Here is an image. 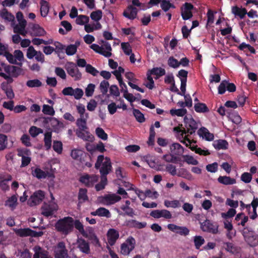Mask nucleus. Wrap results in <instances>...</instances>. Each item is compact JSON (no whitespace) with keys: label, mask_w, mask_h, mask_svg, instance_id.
Returning a JSON list of instances; mask_svg holds the SVG:
<instances>
[{"label":"nucleus","mask_w":258,"mask_h":258,"mask_svg":"<svg viewBox=\"0 0 258 258\" xmlns=\"http://www.w3.org/2000/svg\"><path fill=\"white\" fill-rule=\"evenodd\" d=\"M232 12L235 16H239L242 19L247 14V11L245 8H239L237 6H234L232 8Z\"/></svg>","instance_id":"nucleus-28"},{"label":"nucleus","mask_w":258,"mask_h":258,"mask_svg":"<svg viewBox=\"0 0 258 258\" xmlns=\"http://www.w3.org/2000/svg\"><path fill=\"white\" fill-rule=\"evenodd\" d=\"M201 229L204 232H208L213 234H216L218 233L219 225L216 222H213L210 220H206L201 223Z\"/></svg>","instance_id":"nucleus-5"},{"label":"nucleus","mask_w":258,"mask_h":258,"mask_svg":"<svg viewBox=\"0 0 258 258\" xmlns=\"http://www.w3.org/2000/svg\"><path fill=\"white\" fill-rule=\"evenodd\" d=\"M53 45L55 47L54 50V52L57 54L58 56L60 57V53H63L66 46L58 41H55Z\"/></svg>","instance_id":"nucleus-39"},{"label":"nucleus","mask_w":258,"mask_h":258,"mask_svg":"<svg viewBox=\"0 0 258 258\" xmlns=\"http://www.w3.org/2000/svg\"><path fill=\"white\" fill-rule=\"evenodd\" d=\"M40 13L42 17H45L49 12V3L44 0H41L40 2Z\"/></svg>","instance_id":"nucleus-32"},{"label":"nucleus","mask_w":258,"mask_h":258,"mask_svg":"<svg viewBox=\"0 0 258 258\" xmlns=\"http://www.w3.org/2000/svg\"><path fill=\"white\" fill-rule=\"evenodd\" d=\"M95 132L97 136L102 140L105 141L107 139L108 135L102 128L97 127Z\"/></svg>","instance_id":"nucleus-54"},{"label":"nucleus","mask_w":258,"mask_h":258,"mask_svg":"<svg viewBox=\"0 0 258 258\" xmlns=\"http://www.w3.org/2000/svg\"><path fill=\"white\" fill-rule=\"evenodd\" d=\"M196 248L199 249L201 246L204 244L205 240L201 236H195L194 239Z\"/></svg>","instance_id":"nucleus-45"},{"label":"nucleus","mask_w":258,"mask_h":258,"mask_svg":"<svg viewBox=\"0 0 258 258\" xmlns=\"http://www.w3.org/2000/svg\"><path fill=\"white\" fill-rule=\"evenodd\" d=\"M107 184V178L101 177L100 181L95 185V189L96 191H100L104 189L105 186Z\"/></svg>","instance_id":"nucleus-47"},{"label":"nucleus","mask_w":258,"mask_h":258,"mask_svg":"<svg viewBox=\"0 0 258 258\" xmlns=\"http://www.w3.org/2000/svg\"><path fill=\"white\" fill-rule=\"evenodd\" d=\"M195 110L197 112L205 113L209 111L208 107L205 103H198L195 105Z\"/></svg>","instance_id":"nucleus-37"},{"label":"nucleus","mask_w":258,"mask_h":258,"mask_svg":"<svg viewBox=\"0 0 258 258\" xmlns=\"http://www.w3.org/2000/svg\"><path fill=\"white\" fill-rule=\"evenodd\" d=\"M42 112L45 114L51 116L53 115L55 113L53 108L52 106L46 104L43 105Z\"/></svg>","instance_id":"nucleus-56"},{"label":"nucleus","mask_w":258,"mask_h":258,"mask_svg":"<svg viewBox=\"0 0 258 258\" xmlns=\"http://www.w3.org/2000/svg\"><path fill=\"white\" fill-rule=\"evenodd\" d=\"M121 200V197L116 194H108L99 198L100 202L104 205H110Z\"/></svg>","instance_id":"nucleus-9"},{"label":"nucleus","mask_w":258,"mask_h":258,"mask_svg":"<svg viewBox=\"0 0 258 258\" xmlns=\"http://www.w3.org/2000/svg\"><path fill=\"white\" fill-rule=\"evenodd\" d=\"M89 21V18L88 16L81 15L78 16L76 20V22L78 25H83L86 23H88Z\"/></svg>","instance_id":"nucleus-52"},{"label":"nucleus","mask_w":258,"mask_h":258,"mask_svg":"<svg viewBox=\"0 0 258 258\" xmlns=\"http://www.w3.org/2000/svg\"><path fill=\"white\" fill-rule=\"evenodd\" d=\"M102 12L100 10L92 12L90 15L91 19L96 22L99 21L102 18Z\"/></svg>","instance_id":"nucleus-49"},{"label":"nucleus","mask_w":258,"mask_h":258,"mask_svg":"<svg viewBox=\"0 0 258 258\" xmlns=\"http://www.w3.org/2000/svg\"><path fill=\"white\" fill-rule=\"evenodd\" d=\"M136 240L132 237H128L120 245V252L123 255H128L135 248Z\"/></svg>","instance_id":"nucleus-4"},{"label":"nucleus","mask_w":258,"mask_h":258,"mask_svg":"<svg viewBox=\"0 0 258 258\" xmlns=\"http://www.w3.org/2000/svg\"><path fill=\"white\" fill-rule=\"evenodd\" d=\"M75 227L83 236H85L86 232L85 231L84 226L79 220H74V227Z\"/></svg>","instance_id":"nucleus-46"},{"label":"nucleus","mask_w":258,"mask_h":258,"mask_svg":"<svg viewBox=\"0 0 258 258\" xmlns=\"http://www.w3.org/2000/svg\"><path fill=\"white\" fill-rule=\"evenodd\" d=\"M168 64L173 68H176L180 66V62L173 56H171L168 60Z\"/></svg>","instance_id":"nucleus-64"},{"label":"nucleus","mask_w":258,"mask_h":258,"mask_svg":"<svg viewBox=\"0 0 258 258\" xmlns=\"http://www.w3.org/2000/svg\"><path fill=\"white\" fill-rule=\"evenodd\" d=\"M53 149L56 153L60 154L62 151V143L60 141H54Z\"/></svg>","instance_id":"nucleus-60"},{"label":"nucleus","mask_w":258,"mask_h":258,"mask_svg":"<svg viewBox=\"0 0 258 258\" xmlns=\"http://www.w3.org/2000/svg\"><path fill=\"white\" fill-rule=\"evenodd\" d=\"M138 14V9L132 5L128 6L123 12V16L130 20L136 18Z\"/></svg>","instance_id":"nucleus-18"},{"label":"nucleus","mask_w":258,"mask_h":258,"mask_svg":"<svg viewBox=\"0 0 258 258\" xmlns=\"http://www.w3.org/2000/svg\"><path fill=\"white\" fill-rule=\"evenodd\" d=\"M45 193L41 190H38L33 193L29 200V203L31 206L39 204L44 199Z\"/></svg>","instance_id":"nucleus-10"},{"label":"nucleus","mask_w":258,"mask_h":258,"mask_svg":"<svg viewBox=\"0 0 258 258\" xmlns=\"http://www.w3.org/2000/svg\"><path fill=\"white\" fill-rule=\"evenodd\" d=\"M87 190L86 188H80L78 194V200L80 203H84L88 200L87 195Z\"/></svg>","instance_id":"nucleus-36"},{"label":"nucleus","mask_w":258,"mask_h":258,"mask_svg":"<svg viewBox=\"0 0 258 258\" xmlns=\"http://www.w3.org/2000/svg\"><path fill=\"white\" fill-rule=\"evenodd\" d=\"M218 181L224 185H232L236 183V179L227 176H220L218 178Z\"/></svg>","instance_id":"nucleus-27"},{"label":"nucleus","mask_w":258,"mask_h":258,"mask_svg":"<svg viewBox=\"0 0 258 258\" xmlns=\"http://www.w3.org/2000/svg\"><path fill=\"white\" fill-rule=\"evenodd\" d=\"M26 85L30 88L39 87L42 86V83L38 79L30 80L26 82Z\"/></svg>","instance_id":"nucleus-51"},{"label":"nucleus","mask_w":258,"mask_h":258,"mask_svg":"<svg viewBox=\"0 0 258 258\" xmlns=\"http://www.w3.org/2000/svg\"><path fill=\"white\" fill-rule=\"evenodd\" d=\"M91 214L92 216H98L100 217H105L106 218H110L111 214L109 211L103 207H100L95 211L92 212Z\"/></svg>","instance_id":"nucleus-23"},{"label":"nucleus","mask_w":258,"mask_h":258,"mask_svg":"<svg viewBox=\"0 0 258 258\" xmlns=\"http://www.w3.org/2000/svg\"><path fill=\"white\" fill-rule=\"evenodd\" d=\"M162 159L167 162L176 163L178 158L171 154H167L163 155Z\"/></svg>","instance_id":"nucleus-50"},{"label":"nucleus","mask_w":258,"mask_h":258,"mask_svg":"<svg viewBox=\"0 0 258 258\" xmlns=\"http://www.w3.org/2000/svg\"><path fill=\"white\" fill-rule=\"evenodd\" d=\"M121 46L124 53L126 55H129L131 54L132 50L128 43L122 42L121 44Z\"/></svg>","instance_id":"nucleus-62"},{"label":"nucleus","mask_w":258,"mask_h":258,"mask_svg":"<svg viewBox=\"0 0 258 258\" xmlns=\"http://www.w3.org/2000/svg\"><path fill=\"white\" fill-rule=\"evenodd\" d=\"M198 134L200 137H202L207 141H211L214 140V136L213 134L210 133L208 130L205 127H201L198 131Z\"/></svg>","instance_id":"nucleus-20"},{"label":"nucleus","mask_w":258,"mask_h":258,"mask_svg":"<svg viewBox=\"0 0 258 258\" xmlns=\"http://www.w3.org/2000/svg\"><path fill=\"white\" fill-rule=\"evenodd\" d=\"M109 86V84L107 81L103 80L100 83L99 88L103 95H105L107 93Z\"/></svg>","instance_id":"nucleus-55"},{"label":"nucleus","mask_w":258,"mask_h":258,"mask_svg":"<svg viewBox=\"0 0 258 258\" xmlns=\"http://www.w3.org/2000/svg\"><path fill=\"white\" fill-rule=\"evenodd\" d=\"M31 29L32 31V36L40 37L44 36L46 34L45 30L38 24H32Z\"/></svg>","instance_id":"nucleus-22"},{"label":"nucleus","mask_w":258,"mask_h":258,"mask_svg":"<svg viewBox=\"0 0 258 258\" xmlns=\"http://www.w3.org/2000/svg\"><path fill=\"white\" fill-rule=\"evenodd\" d=\"M167 228L171 231L181 236H186L189 233V230L185 226H179L174 224H169L167 225Z\"/></svg>","instance_id":"nucleus-13"},{"label":"nucleus","mask_w":258,"mask_h":258,"mask_svg":"<svg viewBox=\"0 0 258 258\" xmlns=\"http://www.w3.org/2000/svg\"><path fill=\"white\" fill-rule=\"evenodd\" d=\"M99 169L101 177L107 178V175L109 173L112 169V165L110 158L106 157L105 161Z\"/></svg>","instance_id":"nucleus-11"},{"label":"nucleus","mask_w":258,"mask_h":258,"mask_svg":"<svg viewBox=\"0 0 258 258\" xmlns=\"http://www.w3.org/2000/svg\"><path fill=\"white\" fill-rule=\"evenodd\" d=\"M187 147L192 151H194L196 154H199L200 155L207 156L210 154V153L208 150H205L201 148L198 147L197 145H191L190 144V145H188Z\"/></svg>","instance_id":"nucleus-29"},{"label":"nucleus","mask_w":258,"mask_h":258,"mask_svg":"<svg viewBox=\"0 0 258 258\" xmlns=\"http://www.w3.org/2000/svg\"><path fill=\"white\" fill-rule=\"evenodd\" d=\"M54 227L56 231L67 235L74 230V219L70 216L60 219L55 223Z\"/></svg>","instance_id":"nucleus-2"},{"label":"nucleus","mask_w":258,"mask_h":258,"mask_svg":"<svg viewBox=\"0 0 258 258\" xmlns=\"http://www.w3.org/2000/svg\"><path fill=\"white\" fill-rule=\"evenodd\" d=\"M52 133L50 132H47L44 134V147L46 150L50 149L51 147Z\"/></svg>","instance_id":"nucleus-31"},{"label":"nucleus","mask_w":258,"mask_h":258,"mask_svg":"<svg viewBox=\"0 0 258 258\" xmlns=\"http://www.w3.org/2000/svg\"><path fill=\"white\" fill-rule=\"evenodd\" d=\"M32 174L33 176L36 177L39 179L45 178L46 177L45 172L39 168H36L34 170L32 171Z\"/></svg>","instance_id":"nucleus-40"},{"label":"nucleus","mask_w":258,"mask_h":258,"mask_svg":"<svg viewBox=\"0 0 258 258\" xmlns=\"http://www.w3.org/2000/svg\"><path fill=\"white\" fill-rule=\"evenodd\" d=\"M170 151L173 154L179 155L184 152L183 147L179 143H173L170 147Z\"/></svg>","instance_id":"nucleus-26"},{"label":"nucleus","mask_w":258,"mask_h":258,"mask_svg":"<svg viewBox=\"0 0 258 258\" xmlns=\"http://www.w3.org/2000/svg\"><path fill=\"white\" fill-rule=\"evenodd\" d=\"M187 113V110L185 108L180 109H171L170 110V113L172 115H177L178 116H183Z\"/></svg>","instance_id":"nucleus-43"},{"label":"nucleus","mask_w":258,"mask_h":258,"mask_svg":"<svg viewBox=\"0 0 258 258\" xmlns=\"http://www.w3.org/2000/svg\"><path fill=\"white\" fill-rule=\"evenodd\" d=\"M78 247L84 253L89 254L90 248L89 243L82 238H78L77 240Z\"/></svg>","instance_id":"nucleus-19"},{"label":"nucleus","mask_w":258,"mask_h":258,"mask_svg":"<svg viewBox=\"0 0 258 258\" xmlns=\"http://www.w3.org/2000/svg\"><path fill=\"white\" fill-rule=\"evenodd\" d=\"M133 111V114L138 122L142 123L145 121L144 115L139 109L134 108Z\"/></svg>","instance_id":"nucleus-42"},{"label":"nucleus","mask_w":258,"mask_h":258,"mask_svg":"<svg viewBox=\"0 0 258 258\" xmlns=\"http://www.w3.org/2000/svg\"><path fill=\"white\" fill-rule=\"evenodd\" d=\"M77 125L79 127V130L85 131L87 128L86 120L83 117H80L77 120Z\"/></svg>","instance_id":"nucleus-48"},{"label":"nucleus","mask_w":258,"mask_h":258,"mask_svg":"<svg viewBox=\"0 0 258 258\" xmlns=\"http://www.w3.org/2000/svg\"><path fill=\"white\" fill-rule=\"evenodd\" d=\"M102 43L103 45L101 46L96 44H92L90 46V48L96 53L101 54L106 57L111 56L112 55L111 52L112 48L110 43L103 40L102 41Z\"/></svg>","instance_id":"nucleus-3"},{"label":"nucleus","mask_w":258,"mask_h":258,"mask_svg":"<svg viewBox=\"0 0 258 258\" xmlns=\"http://www.w3.org/2000/svg\"><path fill=\"white\" fill-rule=\"evenodd\" d=\"M71 156L73 159L78 160L82 163L85 161V158L89 157L90 158V156L87 153H85L81 150L76 149L72 150Z\"/></svg>","instance_id":"nucleus-16"},{"label":"nucleus","mask_w":258,"mask_h":258,"mask_svg":"<svg viewBox=\"0 0 258 258\" xmlns=\"http://www.w3.org/2000/svg\"><path fill=\"white\" fill-rule=\"evenodd\" d=\"M150 75H156L157 79L164 75L166 73L165 70L161 68H154L152 70H149L148 72Z\"/></svg>","instance_id":"nucleus-30"},{"label":"nucleus","mask_w":258,"mask_h":258,"mask_svg":"<svg viewBox=\"0 0 258 258\" xmlns=\"http://www.w3.org/2000/svg\"><path fill=\"white\" fill-rule=\"evenodd\" d=\"M126 225L130 228L142 229L147 226L146 222H140L136 220L131 219L126 221Z\"/></svg>","instance_id":"nucleus-21"},{"label":"nucleus","mask_w":258,"mask_h":258,"mask_svg":"<svg viewBox=\"0 0 258 258\" xmlns=\"http://www.w3.org/2000/svg\"><path fill=\"white\" fill-rule=\"evenodd\" d=\"M54 256L55 258H68V250L63 241H60L54 247Z\"/></svg>","instance_id":"nucleus-7"},{"label":"nucleus","mask_w":258,"mask_h":258,"mask_svg":"<svg viewBox=\"0 0 258 258\" xmlns=\"http://www.w3.org/2000/svg\"><path fill=\"white\" fill-rule=\"evenodd\" d=\"M1 16L3 19L9 22L13 21L15 19L14 15L9 12L6 8L3 9L1 11Z\"/></svg>","instance_id":"nucleus-33"},{"label":"nucleus","mask_w":258,"mask_h":258,"mask_svg":"<svg viewBox=\"0 0 258 258\" xmlns=\"http://www.w3.org/2000/svg\"><path fill=\"white\" fill-rule=\"evenodd\" d=\"M16 234L20 237H27L30 236L31 229L27 228H20L15 230Z\"/></svg>","instance_id":"nucleus-34"},{"label":"nucleus","mask_w":258,"mask_h":258,"mask_svg":"<svg viewBox=\"0 0 258 258\" xmlns=\"http://www.w3.org/2000/svg\"><path fill=\"white\" fill-rule=\"evenodd\" d=\"M64 68L68 74L75 80H79L82 78V74L77 67V65L73 62H67Z\"/></svg>","instance_id":"nucleus-6"},{"label":"nucleus","mask_w":258,"mask_h":258,"mask_svg":"<svg viewBox=\"0 0 258 258\" xmlns=\"http://www.w3.org/2000/svg\"><path fill=\"white\" fill-rule=\"evenodd\" d=\"M214 147L216 150H226L228 149V143L225 140H218L214 142L213 143Z\"/></svg>","instance_id":"nucleus-24"},{"label":"nucleus","mask_w":258,"mask_h":258,"mask_svg":"<svg viewBox=\"0 0 258 258\" xmlns=\"http://www.w3.org/2000/svg\"><path fill=\"white\" fill-rule=\"evenodd\" d=\"M33 258H52V257L50 255H49V253L47 250L42 249L40 247H39L38 249L35 251V253L33 255Z\"/></svg>","instance_id":"nucleus-25"},{"label":"nucleus","mask_w":258,"mask_h":258,"mask_svg":"<svg viewBox=\"0 0 258 258\" xmlns=\"http://www.w3.org/2000/svg\"><path fill=\"white\" fill-rule=\"evenodd\" d=\"M184 122L186 129L184 128L181 129L179 127H175L174 131L177 133H180L179 139L180 142L185 144L186 147H188V145H190V144H191L192 142L196 143V142L194 140H190L188 138V135H186V134L188 133L189 135H192L195 133L198 128V125L193 118H188L187 116L184 117Z\"/></svg>","instance_id":"nucleus-1"},{"label":"nucleus","mask_w":258,"mask_h":258,"mask_svg":"<svg viewBox=\"0 0 258 258\" xmlns=\"http://www.w3.org/2000/svg\"><path fill=\"white\" fill-rule=\"evenodd\" d=\"M17 204V198L16 195H13L9 198L6 201L5 205L12 209L16 208Z\"/></svg>","instance_id":"nucleus-38"},{"label":"nucleus","mask_w":258,"mask_h":258,"mask_svg":"<svg viewBox=\"0 0 258 258\" xmlns=\"http://www.w3.org/2000/svg\"><path fill=\"white\" fill-rule=\"evenodd\" d=\"M238 48L243 51H245V49H248L251 53L255 54V50L254 48L253 47L251 46L249 44H246L244 42H242L241 44H240Z\"/></svg>","instance_id":"nucleus-57"},{"label":"nucleus","mask_w":258,"mask_h":258,"mask_svg":"<svg viewBox=\"0 0 258 258\" xmlns=\"http://www.w3.org/2000/svg\"><path fill=\"white\" fill-rule=\"evenodd\" d=\"M165 206L167 208H177L181 207V204L179 200L168 201L165 200L164 202Z\"/></svg>","instance_id":"nucleus-35"},{"label":"nucleus","mask_w":258,"mask_h":258,"mask_svg":"<svg viewBox=\"0 0 258 258\" xmlns=\"http://www.w3.org/2000/svg\"><path fill=\"white\" fill-rule=\"evenodd\" d=\"M95 86L93 84H89L85 89V95L87 97H91L94 92Z\"/></svg>","instance_id":"nucleus-63"},{"label":"nucleus","mask_w":258,"mask_h":258,"mask_svg":"<svg viewBox=\"0 0 258 258\" xmlns=\"http://www.w3.org/2000/svg\"><path fill=\"white\" fill-rule=\"evenodd\" d=\"M64 50L68 55H73L77 52V46L76 45L70 44L65 47Z\"/></svg>","instance_id":"nucleus-53"},{"label":"nucleus","mask_w":258,"mask_h":258,"mask_svg":"<svg viewBox=\"0 0 258 258\" xmlns=\"http://www.w3.org/2000/svg\"><path fill=\"white\" fill-rule=\"evenodd\" d=\"M27 25V22L26 20H24L18 24L16 25L13 28L14 32L16 34H19L21 31H23L25 29Z\"/></svg>","instance_id":"nucleus-41"},{"label":"nucleus","mask_w":258,"mask_h":258,"mask_svg":"<svg viewBox=\"0 0 258 258\" xmlns=\"http://www.w3.org/2000/svg\"><path fill=\"white\" fill-rule=\"evenodd\" d=\"M58 209V206L55 202H50L49 204H44L41 208V214L45 217L51 216Z\"/></svg>","instance_id":"nucleus-8"},{"label":"nucleus","mask_w":258,"mask_h":258,"mask_svg":"<svg viewBox=\"0 0 258 258\" xmlns=\"http://www.w3.org/2000/svg\"><path fill=\"white\" fill-rule=\"evenodd\" d=\"M184 161L188 164H191L194 165H197L198 164L199 162L198 160L195 159L192 156L189 155L183 156Z\"/></svg>","instance_id":"nucleus-61"},{"label":"nucleus","mask_w":258,"mask_h":258,"mask_svg":"<svg viewBox=\"0 0 258 258\" xmlns=\"http://www.w3.org/2000/svg\"><path fill=\"white\" fill-rule=\"evenodd\" d=\"M150 216L156 219L164 218L166 219H170L172 218L171 212L165 209L152 211L150 213Z\"/></svg>","instance_id":"nucleus-14"},{"label":"nucleus","mask_w":258,"mask_h":258,"mask_svg":"<svg viewBox=\"0 0 258 258\" xmlns=\"http://www.w3.org/2000/svg\"><path fill=\"white\" fill-rule=\"evenodd\" d=\"M98 180V176L95 174H86L82 176L80 181L88 187H92Z\"/></svg>","instance_id":"nucleus-12"},{"label":"nucleus","mask_w":258,"mask_h":258,"mask_svg":"<svg viewBox=\"0 0 258 258\" xmlns=\"http://www.w3.org/2000/svg\"><path fill=\"white\" fill-rule=\"evenodd\" d=\"M106 235L108 243L110 246H113L118 239L119 234L117 230L111 228L108 230Z\"/></svg>","instance_id":"nucleus-17"},{"label":"nucleus","mask_w":258,"mask_h":258,"mask_svg":"<svg viewBox=\"0 0 258 258\" xmlns=\"http://www.w3.org/2000/svg\"><path fill=\"white\" fill-rule=\"evenodd\" d=\"M120 209L124 212V214L131 217H134L135 215L134 210L127 206H121Z\"/></svg>","instance_id":"nucleus-58"},{"label":"nucleus","mask_w":258,"mask_h":258,"mask_svg":"<svg viewBox=\"0 0 258 258\" xmlns=\"http://www.w3.org/2000/svg\"><path fill=\"white\" fill-rule=\"evenodd\" d=\"M160 7L164 12H167L170 8H175L174 5L167 0H162Z\"/></svg>","instance_id":"nucleus-44"},{"label":"nucleus","mask_w":258,"mask_h":258,"mask_svg":"<svg viewBox=\"0 0 258 258\" xmlns=\"http://www.w3.org/2000/svg\"><path fill=\"white\" fill-rule=\"evenodd\" d=\"M183 8H181V16L184 20H187L191 18L193 15L191 11L194 7L191 3H185L183 5Z\"/></svg>","instance_id":"nucleus-15"},{"label":"nucleus","mask_w":258,"mask_h":258,"mask_svg":"<svg viewBox=\"0 0 258 258\" xmlns=\"http://www.w3.org/2000/svg\"><path fill=\"white\" fill-rule=\"evenodd\" d=\"M85 131L79 130L76 132V134L77 136L84 140L88 141L90 138V135H89V133L88 132H86L84 133Z\"/></svg>","instance_id":"nucleus-59"}]
</instances>
